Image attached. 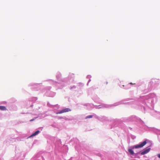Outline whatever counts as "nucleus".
I'll return each instance as SVG.
<instances>
[{
	"instance_id": "4",
	"label": "nucleus",
	"mask_w": 160,
	"mask_h": 160,
	"mask_svg": "<svg viewBox=\"0 0 160 160\" xmlns=\"http://www.w3.org/2000/svg\"><path fill=\"white\" fill-rule=\"evenodd\" d=\"M0 110L2 111H5L7 110V109L5 106H0Z\"/></svg>"
},
{
	"instance_id": "9",
	"label": "nucleus",
	"mask_w": 160,
	"mask_h": 160,
	"mask_svg": "<svg viewBox=\"0 0 160 160\" xmlns=\"http://www.w3.org/2000/svg\"><path fill=\"white\" fill-rule=\"evenodd\" d=\"M34 120V119H31L30 120V122H31V121H33Z\"/></svg>"
},
{
	"instance_id": "2",
	"label": "nucleus",
	"mask_w": 160,
	"mask_h": 160,
	"mask_svg": "<svg viewBox=\"0 0 160 160\" xmlns=\"http://www.w3.org/2000/svg\"><path fill=\"white\" fill-rule=\"evenodd\" d=\"M70 111H71V109H70L69 108H66L61 110L59 112L57 113L56 114H61L63 113L68 112Z\"/></svg>"
},
{
	"instance_id": "7",
	"label": "nucleus",
	"mask_w": 160,
	"mask_h": 160,
	"mask_svg": "<svg viewBox=\"0 0 160 160\" xmlns=\"http://www.w3.org/2000/svg\"><path fill=\"white\" fill-rule=\"evenodd\" d=\"M93 117V115H90L88 116H87L86 118L85 119H87L89 118H91Z\"/></svg>"
},
{
	"instance_id": "8",
	"label": "nucleus",
	"mask_w": 160,
	"mask_h": 160,
	"mask_svg": "<svg viewBox=\"0 0 160 160\" xmlns=\"http://www.w3.org/2000/svg\"><path fill=\"white\" fill-rule=\"evenodd\" d=\"M158 158H160V154H158Z\"/></svg>"
},
{
	"instance_id": "3",
	"label": "nucleus",
	"mask_w": 160,
	"mask_h": 160,
	"mask_svg": "<svg viewBox=\"0 0 160 160\" xmlns=\"http://www.w3.org/2000/svg\"><path fill=\"white\" fill-rule=\"evenodd\" d=\"M150 150V148H148L147 149H145L141 153V155H144L148 153Z\"/></svg>"
},
{
	"instance_id": "6",
	"label": "nucleus",
	"mask_w": 160,
	"mask_h": 160,
	"mask_svg": "<svg viewBox=\"0 0 160 160\" xmlns=\"http://www.w3.org/2000/svg\"><path fill=\"white\" fill-rule=\"evenodd\" d=\"M128 151L131 155H133L134 154L133 151L132 149H129Z\"/></svg>"
},
{
	"instance_id": "1",
	"label": "nucleus",
	"mask_w": 160,
	"mask_h": 160,
	"mask_svg": "<svg viewBox=\"0 0 160 160\" xmlns=\"http://www.w3.org/2000/svg\"><path fill=\"white\" fill-rule=\"evenodd\" d=\"M147 142L146 141H144L143 142L140 143V144L136 145L133 146L132 147V149L134 148H142L147 143Z\"/></svg>"
},
{
	"instance_id": "5",
	"label": "nucleus",
	"mask_w": 160,
	"mask_h": 160,
	"mask_svg": "<svg viewBox=\"0 0 160 160\" xmlns=\"http://www.w3.org/2000/svg\"><path fill=\"white\" fill-rule=\"evenodd\" d=\"M39 131H36L34 133L32 134L31 136L30 137H33V136H35L36 135H37V134H38L39 133Z\"/></svg>"
}]
</instances>
